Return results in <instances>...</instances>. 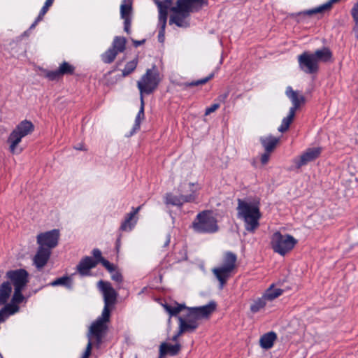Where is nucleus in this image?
Instances as JSON below:
<instances>
[{
  "label": "nucleus",
  "instance_id": "nucleus-1",
  "mask_svg": "<svg viewBox=\"0 0 358 358\" xmlns=\"http://www.w3.org/2000/svg\"><path fill=\"white\" fill-rule=\"evenodd\" d=\"M236 207L237 217L243 222L245 229L249 233H255L259 227L262 217L260 204L257 199H238Z\"/></svg>",
  "mask_w": 358,
  "mask_h": 358
},
{
  "label": "nucleus",
  "instance_id": "nucleus-2",
  "mask_svg": "<svg viewBox=\"0 0 358 358\" xmlns=\"http://www.w3.org/2000/svg\"><path fill=\"white\" fill-rule=\"evenodd\" d=\"M205 3L206 0H178L175 6L169 8L172 12L169 24L182 28L189 27L190 13L199 10Z\"/></svg>",
  "mask_w": 358,
  "mask_h": 358
},
{
  "label": "nucleus",
  "instance_id": "nucleus-3",
  "mask_svg": "<svg viewBox=\"0 0 358 358\" xmlns=\"http://www.w3.org/2000/svg\"><path fill=\"white\" fill-rule=\"evenodd\" d=\"M160 82L159 73L154 67L152 69H147L145 73L137 82V87L141 94V107L135 118V123L133 127V132L140 129L141 120L144 119V101L143 94H151L158 86Z\"/></svg>",
  "mask_w": 358,
  "mask_h": 358
},
{
  "label": "nucleus",
  "instance_id": "nucleus-4",
  "mask_svg": "<svg viewBox=\"0 0 358 358\" xmlns=\"http://www.w3.org/2000/svg\"><path fill=\"white\" fill-rule=\"evenodd\" d=\"M110 315L104 316L103 313H101V315L90 326L87 338L88 340L87 343H90L92 348V345H94L97 348L101 346L103 338L107 334L108 330V324L110 322Z\"/></svg>",
  "mask_w": 358,
  "mask_h": 358
},
{
  "label": "nucleus",
  "instance_id": "nucleus-5",
  "mask_svg": "<svg viewBox=\"0 0 358 358\" xmlns=\"http://www.w3.org/2000/svg\"><path fill=\"white\" fill-rule=\"evenodd\" d=\"M34 126L31 122L24 120L20 122L10 134L7 142L9 144V150L13 154H20L22 148H17L22 139L31 134Z\"/></svg>",
  "mask_w": 358,
  "mask_h": 358
},
{
  "label": "nucleus",
  "instance_id": "nucleus-6",
  "mask_svg": "<svg viewBox=\"0 0 358 358\" xmlns=\"http://www.w3.org/2000/svg\"><path fill=\"white\" fill-rule=\"evenodd\" d=\"M236 255L231 252L225 253L223 263L220 266L213 268L212 272L220 282V288L222 289L227 280L230 278L236 268Z\"/></svg>",
  "mask_w": 358,
  "mask_h": 358
},
{
  "label": "nucleus",
  "instance_id": "nucleus-7",
  "mask_svg": "<svg viewBox=\"0 0 358 358\" xmlns=\"http://www.w3.org/2000/svg\"><path fill=\"white\" fill-rule=\"evenodd\" d=\"M196 189L197 187L194 183H183L179 187L180 195L176 196L172 194H166L165 203L166 204L180 206L184 203L194 201L196 199L195 193Z\"/></svg>",
  "mask_w": 358,
  "mask_h": 358
},
{
  "label": "nucleus",
  "instance_id": "nucleus-8",
  "mask_svg": "<svg viewBox=\"0 0 358 358\" xmlns=\"http://www.w3.org/2000/svg\"><path fill=\"white\" fill-rule=\"evenodd\" d=\"M285 94L291 100L292 106L289 108L287 116L282 119L281 124L278 127V131L282 133L286 131L289 129V125L295 116L296 110L302 103H303L305 101L304 96L299 94L296 91H294L290 86L287 87Z\"/></svg>",
  "mask_w": 358,
  "mask_h": 358
},
{
  "label": "nucleus",
  "instance_id": "nucleus-9",
  "mask_svg": "<svg viewBox=\"0 0 358 358\" xmlns=\"http://www.w3.org/2000/svg\"><path fill=\"white\" fill-rule=\"evenodd\" d=\"M296 243L297 241L292 236L282 234L279 231L273 234L271 241L274 252L282 256L292 250Z\"/></svg>",
  "mask_w": 358,
  "mask_h": 358
},
{
  "label": "nucleus",
  "instance_id": "nucleus-10",
  "mask_svg": "<svg viewBox=\"0 0 358 358\" xmlns=\"http://www.w3.org/2000/svg\"><path fill=\"white\" fill-rule=\"evenodd\" d=\"M97 287L101 292L103 297L104 306L102 313L104 316L110 315L111 310L117 302L118 294L109 282L99 280L97 283Z\"/></svg>",
  "mask_w": 358,
  "mask_h": 358
},
{
  "label": "nucleus",
  "instance_id": "nucleus-11",
  "mask_svg": "<svg viewBox=\"0 0 358 358\" xmlns=\"http://www.w3.org/2000/svg\"><path fill=\"white\" fill-rule=\"evenodd\" d=\"M193 228L198 233H214L218 226L216 219L209 212L203 211L197 215Z\"/></svg>",
  "mask_w": 358,
  "mask_h": 358
},
{
  "label": "nucleus",
  "instance_id": "nucleus-12",
  "mask_svg": "<svg viewBox=\"0 0 358 358\" xmlns=\"http://www.w3.org/2000/svg\"><path fill=\"white\" fill-rule=\"evenodd\" d=\"M156 5L159 10V20H158V40L160 43L164 41L165 38V29L166 26L168 10L173 3L172 0H155Z\"/></svg>",
  "mask_w": 358,
  "mask_h": 358
},
{
  "label": "nucleus",
  "instance_id": "nucleus-13",
  "mask_svg": "<svg viewBox=\"0 0 358 358\" xmlns=\"http://www.w3.org/2000/svg\"><path fill=\"white\" fill-rule=\"evenodd\" d=\"M59 231L57 229H52L44 233H41L37 236V243L39 248L52 249L58 244Z\"/></svg>",
  "mask_w": 358,
  "mask_h": 358
},
{
  "label": "nucleus",
  "instance_id": "nucleus-14",
  "mask_svg": "<svg viewBox=\"0 0 358 358\" xmlns=\"http://www.w3.org/2000/svg\"><path fill=\"white\" fill-rule=\"evenodd\" d=\"M298 62L300 69L306 73H315L319 69V65L310 52H304L299 55Z\"/></svg>",
  "mask_w": 358,
  "mask_h": 358
},
{
  "label": "nucleus",
  "instance_id": "nucleus-15",
  "mask_svg": "<svg viewBox=\"0 0 358 358\" xmlns=\"http://www.w3.org/2000/svg\"><path fill=\"white\" fill-rule=\"evenodd\" d=\"M6 277L13 285L14 289H24L29 281V273L23 268L8 271Z\"/></svg>",
  "mask_w": 358,
  "mask_h": 358
},
{
  "label": "nucleus",
  "instance_id": "nucleus-16",
  "mask_svg": "<svg viewBox=\"0 0 358 358\" xmlns=\"http://www.w3.org/2000/svg\"><path fill=\"white\" fill-rule=\"evenodd\" d=\"M321 153V148L313 147L308 148L299 157L294 159L296 169H300L308 163L315 160Z\"/></svg>",
  "mask_w": 358,
  "mask_h": 358
},
{
  "label": "nucleus",
  "instance_id": "nucleus-17",
  "mask_svg": "<svg viewBox=\"0 0 358 358\" xmlns=\"http://www.w3.org/2000/svg\"><path fill=\"white\" fill-rule=\"evenodd\" d=\"M131 11L132 0H123L120 5V16L124 20V29L127 34L130 33Z\"/></svg>",
  "mask_w": 358,
  "mask_h": 358
},
{
  "label": "nucleus",
  "instance_id": "nucleus-18",
  "mask_svg": "<svg viewBox=\"0 0 358 358\" xmlns=\"http://www.w3.org/2000/svg\"><path fill=\"white\" fill-rule=\"evenodd\" d=\"M50 255V249L38 247L36 255L33 257V264L38 270H41L46 265Z\"/></svg>",
  "mask_w": 358,
  "mask_h": 358
},
{
  "label": "nucleus",
  "instance_id": "nucleus-19",
  "mask_svg": "<svg viewBox=\"0 0 358 358\" xmlns=\"http://www.w3.org/2000/svg\"><path fill=\"white\" fill-rule=\"evenodd\" d=\"M97 265V261H94L92 257L87 256L83 258L77 266V271L82 276L90 275L91 268Z\"/></svg>",
  "mask_w": 358,
  "mask_h": 358
},
{
  "label": "nucleus",
  "instance_id": "nucleus-20",
  "mask_svg": "<svg viewBox=\"0 0 358 358\" xmlns=\"http://www.w3.org/2000/svg\"><path fill=\"white\" fill-rule=\"evenodd\" d=\"M138 220V216H134L130 212L125 214L121 222L119 230L121 231L131 232L136 227Z\"/></svg>",
  "mask_w": 358,
  "mask_h": 358
},
{
  "label": "nucleus",
  "instance_id": "nucleus-21",
  "mask_svg": "<svg viewBox=\"0 0 358 358\" xmlns=\"http://www.w3.org/2000/svg\"><path fill=\"white\" fill-rule=\"evenodd\" d=\"M259 141L267 152H272L279 141V138L272 135L264 136L259 138Z\"/></svg>",
  "mask_w": 358,
  "mask_h": 358
},
{
  "label": "nucleus",
  "instance_id": "nucleus-22",
  "mask_svg": "<svg viewBox=\"0 0 358 358\" xmlns=\"http://www.w3.org/2000/svg\"><path fill=\"white\" fill-rule=\"evenodd\" d=\"M192 308L196 315L201 320L208 317V315L213 312L215 308V303L214 302H210L207 305L199 307H193Z\"/></svg>",
  "mask_w": 358,
  "mask_h": 358
},
{
  "label": "nucleus",
  "instance_id": "nucleus-23",
  "mask_svg": "<svg viewBox=\"0 0 358 358\" xmlns=\"http://www.w3.org/2000/svg\"><path fill=\"white\" fill-rule=\"evenodd\" d=\"M311 54L315 59V61L318 65L319 62H327L330 61L332 57V53L327 48H323L322 49L317 50L315 52Z\"/></svg>",
  "mask_w": 358,
  "mask_h": 358
},
{
  "label": "nucleus",
  "instance_id": "nucleus-24",
  "mask_svg": "<svg viewBox=\"0 0 358 358\" xmlns=\"http://www.w3.org/2000/svg\"><path fill=\"white\" fill-rule=\"evenodd\" d=\"M276 338V334L273 331H270L264 334L260 338L259 341L261 347L266 350L271 348Z\"/></svg>",
  "mask_w": 358,
  "mask_h": 358
},
{
  "label": "nucleus",
  "instance_id": "nucleus-25",
  "mask_svg": "<svg viewBox=\"0 0 358 358\" xmlns=\"http://www.w3.org/2000/svg\"><path fill=\"white\" fill-rule=\"evenodd\" d=\"M180 350V345L176 343L175 345H171L166 343H163L161 344L159 348V354L161 356H164L166 354L170 355H176L178 353Z\"/></svg>",
  "mask_w": 358,
  "mask_h": 358
},
{
  "label": "nucleus",
  "instance_id": "nucleus-26",
  "mask_svg": "<svg viewBox=\"0 0 358 358\" xmlns=\"http://www.w3.org/2000/svg\"><path fill=\"white\" fill-rule=\"evenodd\" d=\"M179 320V334H183L185 332H192L199 326V323L194 322H187L182 317H178Z\"/></svg>",
  "mask_w": 358,
  "mask_h": 358
},
{
  "label": "nucleus",
  "instance_id": "nucleus-27",
  "mask_svg": "<svg viewBox=\"0 0 358 358\" xmlns=\"http://www.w3.org/2000/svg\"><path fill=\"white\" fill-rule=\"evenodd\" d=\"M19 310L17 304L9 303L0 310V322H3L9 315H13Z\"/></svg>",
  "mask_w": 358,
  "mask_h": 358
},
{
  "label": "nucleus",
  "instance_id": "nucleus-28",
  "mask_svg": "<svg viewBox=\"0 0 358 358\" xmlns=\"http://www.w3.org/2000/svg\"><path fill=\"white\" fill-rule=\"evenodd\" d=\"M12 292L11 284L4 282L0 286V306L3 305L8 299Z\"/></svg>",
  "mask_w": 358,
  "mask_h": 358
},
{
  "label": "nucleus",
  "instance_id": "nucleus-29",
  "mask_svg": "<svg viewBox=\"0 0 358 358\" xmlns=\"http://www.w3.org/2000/svg\"><path fill=\"white\" fill-rule=\"evenodd\" d=\"M282 292V289L276 288L273 285H271L263 294V296L266 301H271L280 296Z\"/></svg>",
  "mask_w": 358,
  "mask_h": 358
},
{
  "label": "nucleus",
  "instance_id": "nucleus-30",
  "mask_svg": "<svg viewBox=\"0 0 358 358\" xmlns=\"http://www.w3.org/2000/svg\"><path fill=\"white\" fill-rule=\"evenodd\" d=\"M126 38L121 36H115L113 39L111 48L117 53L122 52L125 50Z\"/></svg>",
  "mask_w": 358,
  "mask_h": 358
},
{
  "label": "nucleus",
  "instance_id": "nucleus-31",
  "mask_svg": "<svg viewBox=\"0 0 358 358\" xmlns=\"http://www.w3.org/2000/svg\"><path fill=\"white\" fill-rule=\"evenodd\" d=\"M164 308L171 316H176L183 309H187L184 304H179L176 303L173 306L165 304Z\"/></svg>",
  "mask_w": 358,
  "mask_h": 358
},
{
  "label": "nucleus",
  "instance_id": "nucleus-32",
  "mask_svg": "<svg viewBox=\"0 0 358 358\" xmlns=\"http://www.w3.org/2000/svg\"><path fill=\"white\" fill-rule=\"evenodd\" d=\"M266 300L262 296L260 298L255 299L253 303L250 305V310L253 313H256L263 309L266 304Z\"/></svg>",
  "mask_w": 358,
  "mask_h": 358
},
{
  "label": "nucleus",
  "instance_id": "nucleus-33",
  "mask_svg": "<svg viewBox=\"0 0 358 358\" xmlns=\"http://www.w3.org/2000/svg\"><path fill=\"white\" fill-rule=\"evenodd\" d=\"M350 13L355 22L353 33L355 34L356 38L358 40V0L355 3Z\"/></svg>",
  "mask_w": 358,
  "mask_h": 358
},
{
  "label": "nucleus",
  "instance_id": "nucleus-34",
  "mask_svg": "<svg viewBox=\"0 0 358 358\" xmlns=\"http://www.w3.org/2000/svg\"><path fill=\"white\" fill-rule=\"evenodd\" d=\"M117 54L118 53L110 47L101 55L102 61L106 64H110L114 61Z\"/></svg>",
  "mask_w": 358,
  "mask_h": 358
},
{
  "label": "nucleus",
  "instance_id": "nucleus-35",
  "mask_svg": "<svg viewBox=\"0 0 358 358\" xmlns=\"http://www.w3.org/2000/svg\"><path fill=\"white\" fill-rule=\"evenodd\" d=\"M49 285L52 287L62 285V286H65L69 289L71 287V280L67 276H63V277L59 278L56 279L55 280L51 282Z\"/></svg>",
  "mask_w": 358,
  "mask_h": 358
},
{
  "label": "nucleus",
  "instance_id": "nucleus-36",
  "mask_svg": "<svg viewBox=\"0 0 358 358\" xmlns=\"http://www.w3.org/2000/svg\"><path fill=\"white\" fill-rule=\"evenodd\" d=\"M58 70L60 76H62L65 74H73L75 68L68 62H64L59 65Z\"/></svg>",
  "mask_w": 358,
  "mask_h": 358
},
{
  "label": "nucleus",
  "instance_id": "nucleus-37",
  "mask_svg": "<svg viewBox=\"0 0 358 358\" xmlns=\"http://www.w3.org/2000/svg\"><path fill=\"white\" fill-rule=\"evenodd\" d=\"M138 64L137 59H134L132 61L127 62L122 71V76L124 77L127 76L132 73L136 68Z\"/></svg>",
  "mask_w": 358,
  "mask_h": 358
},
{
  "label": "nucleus",
  "instance_id": "nucleus-38",
  "mask_svg": "<svg viewBox=\"0 0 358 358\" xmlns=\"http://www.w3.org/2000/svg\"><path fill=\"white\" fill-rule=\"evenodd\" d=\"M187 313L185 315V317H183L187 322H194L195 323H199V320H201L199 317L196 315V314L193 311L192 308H187Z\"/></svg>",
  "mask_w": 358,
  "mask_h": 358
},
{
  "label": "nucleus",
  "instance_id": "nucleus-39",
  "mask_svg": "<svg viewBox=\"0 0 358 358\" xmlns=\"http://www.w3.org/2000/svg\"><path fill=\"white\" fill-rule=\"evenodd\" d=\"M23 289H14V294L12 298V302L14 303H20L23 301L24 297L22 294Z\"/></svg>",
  "mask_w": 358,
  "mask_h": 358
},
{
  "label": "nucleus",
  "instance_id": "nucleus-40",
  "mask_svg": "<svg viewBox=\"0 0 358 358\" xmlns=\"http://www.w3.org/2000/svg\"><path fill=\"white\" fill-rule=\"evenodd\" d=\"M213 77V74L212 73L204 78L199 79V80H197L196 81H193L191 83H187L185 84V85L188 86V87H192V86H197L199 85H203V84L206 83L208 80H210Z\"/></svg>",
  "mask_w": 358,
  "mask_h": 358
},
{
  "label": "nucleus",
  "instance_id": "nucleus-41",
  "mask_svg": "<svg viewBox=\"0 0 358 358\" xmlns=\"http://www.w3.org/2000/svg\"><path fill=\"white\" fill-rule=\"evenodd\" d=\"M45 76L50 80H57L59 77H61L58 69L55 71H48Z\"/></svg>",
  "mask_w": 358,
  "mask_h": 358
},
{
  "label": "nucleus",
  "instance_id": "nucleus-42",
  "mask_svg": "<svg viewBox=\"0 0 358 358\" xmlns=\"http://www.w3.org/2000/svg\"><path fill=\"white\" fill-rule=\"evenodd\" d=\"M92 255H93L94 257L95 258V259H94V260L97 261V264L101 263V259H104V258L102 257L101 252L99 249H97V248L94 249L92 250Z\"/></svg>",
  "mask_w": 358,
  "mask_h": 358
},
{
  "label": "nucleus",
  "instance_id": "nucleus-43",
  "mask_svg": "<svg viewBox=\"0 0 358 358\" xmlns=\"http://www.w3.org/2000/svg\"><path fill=\"white\" fill-rule=\"evenodd\" d=\"M111 278L117 282H122L123 280L122 274L119 271H115L111 273Z\"/></svg>",
  "mask_w": 358,
  "mask_h": 358
},
{
  "label": "nucleus",
  "instance_id": "nucleus-44",
  "mask_svg": "<svg viewBox=\"0 0 358 358\" xmlns=\"http://www.w3.org/2000/svg\"><path fill=\"white\" fill-rule=\"evenodd\" d=\"M101 264L111 273L115 271L114 266L106 259H101Z\"/></svg>",
  "mask_w": 358,
  "mask_h": 358
},
{
  "label": "nucleus",
  "instance_id": "nucleus-45",
  "mask_svg": "<svg viewBox=\"0 0 358 358\" xmlns=\"http://www.w3.org/2000/svg\"><path fill=\"white\" fill-rule=\"evenodd\" d=\"M53 1H54V0H46L45 1L44 6L41 9L42 15H45L48 12L49 8L52 5Z\"/></svg>",
  "mask_w": 358,
  "mask_h": 358
},
{
  "label": "nucleus",
  "instance_id": "nucleus-46",
  "mask_svg": "<svg viewBox=\"0 0 358 358\" xmlns=\"http://www.w3.org/2000/svg\"><path fill=\"white\" fill-rule=\"evenodd\" d=\"M220 107V104L219 103H213V105H211L210 107L207 108L206 109V111H205V115H210L211 113H213L214 111H215L217 109H218Z\"/></svg>",
  "mask_w": 358,
  "mask_h": 358
},
{
  "label": "nucleus",
  "instance_id": "nucleus-47",
  "mask_svg": "<svg viewBox=\"0 0 358 358\" xmlns=\"http://www.w3.org/2000/svg\"><path fill=\"white\" fill-rule=\"evenodd\" d=\"M92 348L91 347L90 343H87V346H86L85 351L84 352V353H83V355L81 358H89V357L91 355Z\"/></svg>",
  "mask_w": 358,
  "mask_h": 358
},
{
  "label": "nucleus",
  "instance_id": "nucleus-48",
  "mask_svg": "<svg viewBox=\"0 0 358 358\" xmlns=\"http://www.w3.org/2000/svg\"><path fill=\"white\" fill-rule=\"evenodd\" d=\"M269 153L270 152H267L266 151L265 153L262 155V156H261V162H262V164H266L268 162L269 157H270Z\"/></svg>",
  "mask_w": 358,
  "mask_h": 358
},
{
  "label": "nucleus",
  "instance_id": "nucleus-49",
  "mask_svg": "<svg viewBox=\"0 0 358 358\" xmlns=\"http://www.w3.org/2000/svg\"><path fill=\"white\" fill-rule=\"evenodd\" d=\"M143 206H139L137 208H132L130 213L134 216H138L139 211L141 210Z\"/></svg>",
  "mask_w": 358,
  "mask_h": 358
},
{
  "label": "nucleus",
  "instance_id": "nucleus-50",
  "mask_svg": "<svg viewBox=\"0 0 358 358\" xmlns=\"http://www.w3.org/2000/svg\"><path fill=\"white\" fill-rule=\"evenodd\" d=\"M170 241H171V235L170 234H167L166 236L164 243L163 244V247L164 248L167 247L169 245Z\"/></svg>",
  "mask_w": 358,
  "mask_h": 358
},
{
  "label": "nucleus",
  "instance_id": "nucleus-51",
  "mask_svg": "<svg viewBox=\"0 0 358 358\" xmlns=\"http://www.w3.org/2000/svg\"><path fill=\"white\" fill-rule=\"evenodd\" d=\"M144 43H145V40H141V41L134 40L133 41L134 45L135 47H138L139 45H142Z\"/></svg>",
  "mask_w": 358,
  "mask_h": 358
},
{
  "label": "nucleus",
  "instance_id": "nucleus-52",
  "mask_svg": "<svg viewBox=\"0 0 358 358\" xmlns=\"http://www.w3.org/2000/svg\"><path fill=\"white\" fill-rule=\"evenodd\" d=\"M121 241H120V236L117 239L116 243H115V248L117 251L118 252L120 248Z\"/></svg>",
  "mask_w": 358,
  "mask_h": 358
},
{
  "label": "nucleus",
  "instance_id": "nucleus-53",
  "mask_svg": "<svg viewBox=\"0 0 358 358\" xmlns=\"http://www.w3.org/2000/svg\"><path fill=\"white\" fill-rule=\"evenodd\" d=\"M227 96H228V93H225V94H222V95H220V96H219V99H220L221 101H225V99L227 98Z\"/></svg>",
  "mask_w": 358,
  "mask_h": 358
},
{
  "label": "nucleus",
  "instance_id": "nucleus-54",
  "mask_svg": "<svg viewBox=\"0 0 358 358\" xmlns=\"http://www.w3.org/2000/svg\"><path fill=\"white\" fill-rule=\"evenodd\" d=\"M44 15H42V14H41V10H40V13H39V14H38V15L37 18L35 20V21H37V22H40V21L43 19V16H44Z\"/></svg>",
  "mask_w": 358,
  "mask_h": 358
},
{
  "label": "nucleus",
  "instance_id": "nucleus-55",
  "mask_svg": "<svg viewBox=\"0 0 358 358\" xmlns=\"http://www.w3.org/2000/svg\"><path fill=\"white\" fill-rule=\"evenodd\" d=\"M75 149L78 150H85V147L81 144L78 145L77 146H75Z\"/></svg>",
  "mask_w": 358,
  "mask_h": 358
},
{
  "label": "nucleus",
  "instance_id": "nucleus-56",
  "mask_svg": "<svg viewBox=\"0 0 358 358\" xmlns=\"http://www.w3.org/2000/svg\"><path fill=\"white\" fill-rule=\"evenodd\" d=\"M181 334H179V331H178L176 335H174V336H173L172 340H173V341H176L178 340V338Z\"/></svg>",
  "mask_w": 358,
  "mask_h": 358
},
{
  "label": "nucleus",
  "instance_id": "nucleus-57",
  "mask_svg": "<svg viewBox=\"0 0 358 358\" xmlns=\"http://www.w3.org/2000/svg\"><path fill=\"white\" fill-rule=\"evenodd\" d=\"M37 24H38L37 21H34V22H33V24L30 26V28H29V29H34V28L36 27V25Z\"/></svg>",
  "mask_w": 358,
  "mask_h": 358
},
{
  "label": "nucleus",
  "instance_id": "nucleus-58",
  "mask_svg": "<svg viewBox=\"0 0 358 358\" xmlns=\"http://www.w3.org/2000/svg\"><path fill=\"white\" fill-rule=\"evenodd\" d=\"M0 357L3 358L1 353H0Z\"/></svg>",
  "mask_w": 358,
  "mask_h": 358
}]
</instances>
